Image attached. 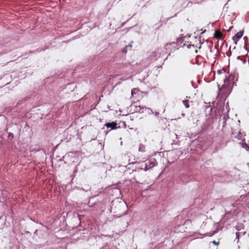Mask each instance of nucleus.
<instances>
[{
  "instance_id": "20e7f679",
  "label": "nucleus",
  "mask_w": 249,
  "mask_h": 249,
  "mask_svg": "<svg viewBox=\"0 0 249 249\" xmlns=\"http://www.w3.org/2000/svg\"><path fill=\"white\" fill-rule=\"evenodd\" d=\"M142 92L140 91L139 89L134 88L131 90V98L135 99L137 101H139V95H142Z\"/></svg>"
},
{
  "instance_id": "f03ea898",
  "label": "nucleus",
  "mask_w": 249,
  "mask_h": 249,
  "mask_svg": "<svg viewBox=\"0 0 249 249\" xmlns=\"http://www.w3.org/2000/svg\"><path fill=\"white\" fill-rule=\"evenodd\" d=\"M157 163V162L155 159H153L151 160H146L144 170L146 171L148 169L154 167L156 165Z\"/></svg>"
},
{
  "instance_id": "f8f14e48",
  "label": "nucleus",
  "mask_w": 249,
  "mask_h": 249,
  "mask_svg": "<svg viewBox=\"0 0 249 249\" xmlns=\"http://www.w3.org/2000/svg\"><path fill=\"white\" fill-rule=\"evenodd\" d=\"M212 243L214 245H218L219 244V242H216V241L214 240L212 242Z\"/></svg>"
},
{
  "instance_id": "4468645a",
  "label": "nucleus",
  "mask_w": 249,
  "mask_h": 249,
  "mask_svg": "<svg viewBox=\"0 0 249 249\" xmlns=\"http://www.w3.org/2000/svg\"><path fill=\"white\" fill-rule=\"evenodd\" d=\"M192 46L191 45H187V47L188 48H190V46Z\"/></svg>"
},
{
  "instance_id": "2eb2a0df",
  "label": "nucleus",
  "mask_w": 249,
  "mask_h": 249,
  "mask_svg": "<svg viewBox=\"0 0 249 249\" xmlns=\"http://www.w3.org/2000/svg\"><path fill=\"white\" fill-rule=\"evenodd\" d=\"M196 53H197V50H196Z\"/></svg>"
},
{
  "instance_id": "423d86ee",
  "label": "nucleus",
  "mask_w": 249,
  "mask_h": 249,
  "mask_svg": "<svg viewBox=\"0 0 249 249\" xmlns=\"http://www.w3.org/2000/svg\"><path fill=\"white\" fill-rule=\"evenodd\" d=\"M243 35V32H238L236 34L235 36L233 37V39L235 41V43L236 44V41H238L240 38H241Z\"/></svg>"
},
{
  "instance_id": "9b49d317",
  "label": "nucleus",
  "mask_w": 249,
  "mask_h": 249,
  "mask_svg": "<svg viewBox=\"0 0 249 249\" xmlns=\"http://www.w3.org/2000/svg\"><path fill=\"white\" fill-rule=\"evenodd\" d=\"M169 46H173V47H175L176 46V43H175V42H172V43H170V44H167L166 45V49L169 47Z\"/></svg>"
},
{
  "instance_id": "6e6552de",
  "label": "nucleus",
  "mask_w": 249,
  "mask_h": 249,
  "mask_svg": "<svg viewBox=\"0 0 249 249\" xmlns=\"http://www.w3.org/2000/svg\"><path fill=\"white\" fill-rule=\"evenodd\" d=\"M132 45L131 44H129L128 45H127L122 50V52L124 53H126L127 52V49L128 48H130L131 49L132 48Z\"/></svg>"
},
{
  "instance_id": "f257e3e1",
  "label": "nucleus",
  "mask_w": 249,
  "mask_h": 249,
  "mask_svg": "<svg viewBox=\"0 0 249 249\" xmlns=\"http://www.w3.org/2000/svg\"><path fill=\"white\" fill-rule=\"evenodd\" d=\"M234 84L233 78L231 80V77L224 80V84L221 88V91L225 96H228L231 93Z\"/></svg>"
},
{
  "instance_id": "1a4fd4ad",
  "label": "nucleus",
  "mask_w": 249,
  "mask_h": 249,
  "mask_svg": "<svg viewBox=\"0 0 249 249\" xmlns=\"http://www.w3.org/2000/svg\"><path fill=\"white\" fill-rule=\"evenodd\" d=\"M188 102V100H184L182 101L183 104L186 108H189L190 107Z\"/></svg>"
},
{
  "instance_id": "9d476101",
  "label": "nucleus",
  "mask_w": 249,
  "mask_h": 249,
  "mask_svg": "<svg viewBox=\"0 0 249 249\" xmlns=\"http://www.w3.org/2000/svg\"><path fill=\"white\" fill-rule=\"evenodd\" d=\"M144 149H145L144 146L143 144H140L139 148V150L140 151L144 152Z\"/></svg>"
},
{
  "instance_id": "39448f33",
  "label": "nucleus",
  "mask_w": 249,
  "mask_h": 249,
  "mask_svg": "<svg viewBox=\"0 0 249 249\" xmlns=\"http://www.w3.org/2000/svg\"><path fill=\"white\" fill-rule=\"evenodd\" d=\"M117 124L114 122L112 123H107L105 124V126H106L107 128H110V130L117 128Z\"/></svg>"
},
{
  "instance_id": "ddd939ff",
  "label": "nucleus",
  "mask_w": 249,
  "mask_h": 249,
  "mask_svg": "<svg viewBox=\"0 0 249 249\" xmlns=\"http://www.w3.org/2000/svg\"><path fill=\"white\" fill-rule=\"evenodd\" d=\"M239 235H240V233L238 232H237L236 233V238H237L238 240H239Z\"/></svg>"
},
{
  "instance_id": "0eeeda50",
  "label": "nucleus",
  "mask_w": 249,
  "mask_h": 249,
  "mask_svg": "<svg viewBox=\"0 0 249 249\" xmlns=\"http://www.w3.org/2000/svg\"><path fill=\"white\" fill-rule=\"evenodd\" d=\"M214 36L217 39H221L223 36V34L219 31H215L214 34Z\"/></svg>"
},
{
  "instance_id": "7ed1b4c3",
  "label": "nucleus",
  "mask_w": 249,
  "mask_h": 249,
  "mask_svg": "<svg viewBox=\"0 0 249 249\" xmlns=\"http://www.w3.org/2000/svg\"><path fill=\"white\" fill-rule=\"evenodd\" d=\"M214 122V118L213 117L210 116L204 123V127L203 129H207L209 127H212Z\"/></svg>"
}]
</instances>
